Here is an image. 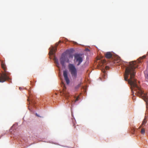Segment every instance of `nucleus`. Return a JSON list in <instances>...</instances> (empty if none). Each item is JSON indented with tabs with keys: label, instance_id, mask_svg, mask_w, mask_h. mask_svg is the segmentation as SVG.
<instances>
[{
	"label": "nucleus",
	"instance_id": "7ed1b4c3",
	"mask_svg": "<svg viewBox=\"0 0 148 148\" xmlns=\"http://www.w3.org/2000/svg\"><path fill=\"white\" fill-rule=\"evenodd\" d=\"M60 61L61 64L62 66H64L65 62H69V60L66 55L63 53L60 59Z\"/></svg>",
	"mask_w": 148,
	"mask_h": 148
},
{
	"label": "nucleus",
	"instance_id": "a211bd4d",
	"mask_svg": "<svg viewBox=\"0 0 148 148\" xmlns=\"http://www.w3.org/2000/svg\"><path fill=\"white\" fill-rule=\"evenodd\" d=\"M79 97H77L76 98V99L75 100V102H76L78 100V99H79Z\"/></svg>",
	"mask_w": 148,
	"mask_h": 148
},
{
	"label": "nucleus",
	"instance_id": "aec40b11",
	"mask_svg": "<svg viewBox=\"0 0 148 148\" xmlns=\"http://www.w3.org/2000/svg\"><path fill=\"white\" fill-rule=\"evenodd\" d=\"M146 77L148 79V74L146 75Z\"/></svg>",
	"mask_w": 148,
	"mask_h": 148
},
{
	"label": "nucleus",
	"instance_id": "39448f33",
	"mask_svg": "<svg viewBox=\"0 0 148 148\" xmlns=\"http://www.w3.org/2000/svg\"><path fill=\"white\" fill-rule=\"evenodd\" d=\"M63 75L66 84H69V83L70 81L68 77V72L67 70H65L63 71Z\"/></svg>",
	"mask_w": 148,
	"mask_h": 148
},
{
	"label": "nucleus",
	"instance_id": "9d476101",
	"mask_svg": "<svg viewBox=\"0 0 148 148\" xmlns=\"http://www.w3.org/2000/svg\"><path fill=\"white\" fill-rule=\"evenodd\" d=\"M1 65L2 68L4 70H5L6 66L4 62L3 61L1 62Z\"/></svg>",
	"mask_w": 148,
	"mask_h": 148
},
{
	"label": "nucleus",
	"instance_id": "5701e85b",
	"mask_svg": "<svg viewBox=\"0 0 148 148\" xmlns=\"http://www.w3.org/2000/svg\"><path fill=\"white\" fill-rule=\"evenodd\" d=\"M73 102V100L71 101V103H72Z\"/></svg>",
	"mask_w": 148,
	"mask_h": 148
},
{
	"label": "nucleus",
	"instance_id": "6e6552de",
	"mask_svg": "<svg viewBox=\"0 0 148 148\" xmlns=\"http://www.w3.org/2000/svg\"><path fill=\"white\" fill-rule=\"evenodd\" d=\"M147 121L146 120V119L145 118L144 119L142 122V123L141 125L140 126L139 128H140L141 127H143L144 126H145V124L147 123Z\"/></svg>",
	"mask_w": 148,
	"mask_h": 148
},
{
	"label": "nucleus",
	"instance_id": "4be33fe9",
	"mask_svg": "<svg viewBox=\"0 0 148 148\" xmlns=\"http://www.w3.org/2000/svg\"><path fill=\"white\" fill-rule=\"evenodd\" d=\"M36 115L37 116H38V115L37 114H36Z\"/></svg>",
	"mask_w": 148,
	"mask_h": 148
},
{
	"label": "nucleus",
	"instance_id": "1a4fd4ad",
	"mask_svg": "<svg viewBox=\"0 0 148 148\" xmlns=\"http://www.w3.org/2000/svg\"><path fill=\"white\" fill-rule=\"evenodd\" d=\"M64 95L66 99L67 100H68L69 97V93L66 92H64Z\"/></svg>",
	"mask_w": 148,
	"mask_h": 148
},
{
	"label": "nucleus",
	"instance_id": "393cba45",
	"mask_svg": "<svg viewBox=\"0 0 148 148\" xmlns=\"http://www.w3.org/2000/svg\"><path fill=\"white\" fill-rule=\"evenodd\" d=\"M19 89L21 90V88L20 87L19 88Z\"/></svg>",
	"mask_w": 148,
	"mask_h": 148
},
{
	"label": "nucleus",
	"instance_id": "6ab92c4d",
	"mask_svg": "<svg viewBox=\"0 0 148 148\" xmlns=\"http://www.w3.org/2000/svg\"><path fill=\"white\" fill-rule=\"evenodd\" d=\"M101 62L103 64H104L106 63V61L105 60H103Z\"/></svg>",
	"mask_w": 148,
	"mask_h": 148
},
{
	"label": "nucleus",
	"instance_id": "423d86ee",
	"mask_svg": "<svg viewBox=\"0 0 148 148\" xmlns=\"http://www.w3.org/2000/svg\"><path fill=\"white\" fill-rule=\"evenodd\" d=\"M61 42V41H60L58 43L56 44V47L54 48V47H52L51 48L49 53L51 55H54L55 53V52L57 50V47L58 46V45L59 43Z\"/></svg>",
	"mask_w": 148,
	"mask_h": 148
},
{
	"label": "nucleus",
	"instance_id": "412c9836",
	"mask_svg": "<svg viewBox=\"0 0 148 148\" xmlns=\"http://www.w3.org/2000/svg\"><path fill=\"white\" fill-rule=\"evenodd\" d=\"M132 94H134V92H133V91H132Z\"/></svg>",
	"mask_w": 148,
	"mask_h": 148
},
{
	"label": "nucleus",
	"instance_id": "a878e982",
	"mask_svg": "<svg viewBox=\"0 0 148 148\" xmlns=\"http://www.w3.org/2000/svg\"><path fill=\"white\" fill-rule=\"evenodd\" d=\"M77 127H78V125H77Z\"/></svg>",
	"mask_w": 148,
	"mask_h": 148
},
{
	"label": "nucleus",
	"instance_id": "f8f14e48",
	"mask_svg": "<svg viewBox=\"0 0 148 148\" xmlns=\"http://www.w3.org/2000/svg\"><path fill=\"white\" fill-rule=\"evenodd\" d=\"M146 57V56H143V57H140L139 59L138 60V63H140L141 62L139 61V60H142V59H143V58H145Z\"/></svg>",
	"mask_w": 148,
	"mask_h": 148
},
{
	"label": "nucleus",
	"instance_id": "4468645a",
	"mask_svg": "<svg viewBox=\"0 0 148 148\" xmlns=\"http://www.w3.org/2000/svg\"><path fill=\"white\" fill-rule=\"evenodd\" d=\"M80 85H81V84H78L77 86H76L75 87V89L76 90H77V89H78V88H79V87H80Z\"/></svg>",
	"mask_w": 148,
	"mask_h": 148
},
{
	"label": "nucleus",
	"instance_id": "2eb2a0df",
	"mask_svg": "<svg viewBox=\"0 0 148 148\" xmlns=\"http://www.w3.org/2000/svg\"><path fill=\"white\" fill-rule=\"evenodd\" d=\"M102 71L103 72V73H104V75H105V74H106V70L105 69H103L102 70Z\"/></svg>",
	"mask_w": 148,
	"mask_h": 148
},
{
	"label": "nucleus",
	"instance_id": "f03ea898",
	"mask_svg": "<svg viewBox=\"0 0 148 148\" xmlns=\"http://www.w3.org/2000/svg\"><path fill=\"white\" fill-rule=\"evenodd\" d=\"M74 62L77 66L79 65L83 61L82 58L81 56L78 54H75L74 55Z\"/></svg>",
	"mask_w": 148,
	"mask_h": 148
},
{
	"label": "nucleus",
	"instance_id": "0eeeda50",
	"mask_svg": "<svg viewBox=\"0 0 148 148\" xmlns=\"http://www.w3.org/2000/svg\"><path fill=\"white\" fill-rule=\"evenodd\" d=\"M105 57L108 59H110L111 58L112 56V54L110 52H106L105 54Z\"/></svg>",
	"mask_w": 148,
	"mask_h": 148
},
{
	"label": "nucleus",
	"instance_id": "ddd939ff",
	"mask_svg": "<svg viewBox=\"0 0 148 148\" xmlns=\"http://www.w3.org/2000/svg\"><path fill=\"white\" fill-rule=\"evenodd\" d=\"M145 130L144 128H142L141 129L140 133L142 134H144L145 133Z\"/></svg>",
	"mask_w": 148,
	"mask_h": 148
},
{
	"label": "nucleus",
	"instance_id": "9b49d317",
	"mask_svg": "<svg viewBox=\"0 0 148 148\" xmlns=\"http://www.w3.org/2000/svg\"><path fill=\"white\" fill-rule=\"evenodd\" d=\"M55 62L56 63V66H57V67H58V68H59L60 64L58 62V60L57 59H55Z\"/></svg>",
	"mask_w": 148,
	"mask_h": 148
},
{
	"label": "nucleus",
	"instance_id": "f257e3e1",
	"mask_svg": "<svg viewBox=\"0 0 148 148\" xmlns=\"http://www.w3.org/2000/svg\"><path fill=\"white\" fill-rule=\"evenodd\" d=\"M68 67L72 77L75 79L76 78L77 75V70L74 65L72 64H69Z\"/></svg>",
	"mask_w": 148,
	"mask_h": 148
},
{
	"label": "nucleus",
	"instance_id": "b1692460",
	"mask_svg": "<svg viewBox=\"0 0 148 148\" xmlns=\"http://www.w3.org/2000/svg\"><path fill=\"white\" fill-rule=\"evenodd\" d=\"M19 89L21 90V88L20 87L19 88Z\"/></svg>",
	"mask_w": 148,
	"mask_h": 148
},
{
	"label": "nucleus",
	"instance_id": "f3484780",
	"mask_svg": "<svg viewBox=\"0 0 148 148\" xmlns=\"http://www.w3.org/2000/svg\"><path fill=\"white\" fill-rule=\"evenodd\" d=\"M135 131V129L133 128L132 129V134H134Z\"/></svg>",
	"mask_w": 148,
	"mask_h": 148
},
{
	"label": "nucleus",
	"instance_id": "dca6fc26",
	"mask_svg": "<svg viewBox=\"0 0 148 148\" xmlns=\"http://www.w3.org/2000/svg\"><path fill=\"white\" fill-rule=\"evenodd\" d=\"M73 126L74 127V128L75 130H77V129L76 128V127L75 126V124H73Z\"/></svg>",
	"mask_w": 148,
	"mask_h": 148
},
{
	"label": "nucleus",
	"instance_id": "20e7f679",
	"mask_svg": "<svg viewBox=\"0 0 148 148\" xmlns=\"http://www.w3.org/2000/svg\"><path fill=\"white\" fill-rule=\"evenodd\" d=\"M9 79V77L6 74L2 73L0 75V82H4Z\"/></svg>",
	"mask_w": 148,
	"mask_h": 148
}]
</instances>
